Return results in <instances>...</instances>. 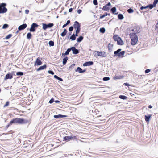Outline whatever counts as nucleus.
I'll return each mask as SVG.
<instances>
[{"instance_id": "1", "label": "nucleus", "mask_w": 158, "mask_h": 158, "mask_svg": "<svg viewBox=\"0 0 158 158\" xmlns=\"http://www.w3.org/2000/svg\"><path fill=\"white\" fill-rule=\"evenodd\" d=\"M28 122L27 119L21 118H16L13 119L10 121V124H26Z\"/></svg>"}, {"instance_id": "48", "label": "nucleus", "mask_w": 158, "mask_h": 158, "mask_svg": "<svg viewBox=\"0 0 158 158\" xmlns=\"http://www.w3.org/2000/svg\"><path fill=\"white\" fill-rule=\"evenodd\" d=\"M48 73L49 74L53 75L54 74V72L52 70H49L48 71Z\"/></svg>"}, {"instance_id": "61", "label": "nucleus", "mask_w": 158, "mask_h": 158, "mask_svg": "<svg viewBox=\"0 0 158 158\" xmlns=\"http://www.w3.org/2000/svg\"><path fill=\"white\" fill-rule=\"evenodd\" d=\"M54 102L56 103H59L60 102L59 100H55Z\"/></svg>"}, {"instance_id": "2", "label": "nucleus", "mask_w": 158, "mask_h": 158, "mask_svg": "<svg viewBox=\"0 0 158 158\" xmlns=\"http://www.w3.org/2000/svg\"><path fill=\"white\" fill-rule=\"evenodd\" d=\"M121 49L119 48L116 51H114V57L117 56L119 57H123V56L125 54V51H121Z\"/></svg>"}, {"instance_id": "34", "label": "nucleus", "mask_w": 158, "mask_h": 158, "mask_svg": "<svg viewBox=\"0 0 158 158\" xmlns=\"http://www.w3.org/2000/svg\"><path fill=\"white\" fill-rule=\"evenodd\" d=\"M70 39L72 41H74L76 40V37L73 34L70 37Z\"/></svg>"}, {"instance_id": "42", "label": "nucleus", "mask_w": 158, "mask_h": 158, "mask_svg": "<svg viewBox=\"0 0 158 158\" xmlns=\"http://www.w3.org/2000/svg\"><path fill=\"white\" fill-rule=\"evenodd\" d=\"M127 12L129 13H131L134 12V10L133 9L130 8L127 10Z\"/></svg>"}, {"instance_id": "29", "label": "nucleus", "mask_w": 158, "mask_h": 158, "mask_svg": "<svg viewBox=\"0 0 158 158\" xmlns=\"http://www.w3.org/2000/svg\"><path fill=\"white\" fill-rule=\"evenodd\" d=\"M119 98L123 100H126L127 98V97L124 95H120L119 96Z\"/></svg>"}, {"instance_id": "21", "label": "nucleus", "mask_w": 158, "mask_h": 158, "mask_svg": "<svg viewBox=\"0 0 158 158\" xmlns=\"http://www.w3.org/2000/svg\"><path fill=\"white\" fill-rule=\"evenodd\" d=\"M67 32L68 31L67 29H64V31L61 33V35L62 37L64 36L66 34Z\"/></svg>"}, {"instance_id": "50", "label": "nucleus", "mask_w": 158, "mask_h": 158, "mask_svg": "<svg viewBox=\"0 0 158 158\" xmlns=\"http://www.w3.org/2000/svg\"><path fill=\"white\" fill-rule=\"evenodd\" d=\"M9 104V101H7L6 104L4 105L3 107H5L8 106Z\"/></svg>"}, {"instance_id": "16", "label": "nucleus", "mask_w": 158, "mask_h": 158, "mask_svg": "<svg viewBox=\"0 0 158 158\" xmlns=\"http://www.w3.org/2000/svg\"><path fill=\"white\" fill-rule=\"evenodd\" d=\"M54 118H61L64 117H67V116L66 115H63L61 114H59L57 115H54L53 116Z\"/></svg>"}, {"instance_id": "37", "label": "nucleus", "mask_w": 158, "mask_h": 158, "mask_svg": "<svg viewBox=\"0 0 158 158\" xmlns=\"http://www.w3.org/2000/svg\"><path fill=\"white\" fill-rule=\"evenodd\" d=\"M48 44L50 46H53L54 45V43L52 41H50L48 42Z\"/></svg>"}, {"instance_id": "59", "label": "nucleus", "mask_w": 158, "mask_h": 158, "mask_svg": "<svg viewBox=\"0 0 158 158\" xmlns=\"http://www.w3.org/2000/svg\"><path fill=\"white\" fill-rule=\"evenodd\" d=\"M70 23V21L69 20H68V21H67V22L66 23V25H68Z\"/></svg>"}, {"instance_id": "25", "label": "nucleus", "mask_w": 158, "mask_h": 158, "mask_svg": "<svg viewBox=\"0 0 158 158\" xmlns=\"http://www.w3.org/2000/svg\"><path fill=\"white\" fill-rule=\"evenodd\" d=\"M82 69L80 67H78L75 70L76 72H78L80 73H82Z\"/></svg>"}, {"instance_id": "5", "label": "nucleus", "mask_w": 158, "mask_h": 158, "mask_svg": "<svg viewBox=\"0 0 158 158\" xmlns=\"http://www.w3.org/2000/svg\"><path fill=\"white\" fill-rule=\"evenodd\" d=\"M131 29V31L135 32L136 33H138L141 31L140 27L139 26H135L134 27H132Z\"/></svg>"}, {"instance_id": "27", "label": "nucleus", "mask_w": 158, "mask_h": 158, "mask_svg": "<svg viewBox=\"0 0 158 158\" xmlns=\"http://www.w3.org/2000/svg\"><path fill=\"white\" fill-rule=\"evenodd\" d=\"M118 17L119 19L122 20L124 18L123 15L121 14H119L118 15Z\"/></svg>"}, {"instance_id": "15", "label": "nucleus", "mask_w": 158, "mask_h": 158, "mask_svg": "<svg viewBox=\"0 0 158 158\" xmlns=\"http://www.w3.org/2000/svg\"><path fill=\"white\" fill-rule=\"evenodd\" d=\"M27 25L26 23H24L19 26L18 27L19 31L23 30L26 28Z\"/></svg>"}, {"instance_id": "13", "label": "nucleus", "mask_w": 158, "mask_h": 158, "mask_svg": "<svg viewBox=\"0 0 158 158\" xmlns=\"http://www.w3.org/2000/svg\"><path fill=\"white\" fill-rule=\"evenodd\" d=\"M94 62L92 61H89L85 62L83 64V66H87L92 65L93 64Z\"/></svg>"}, {"instance_id": "12", "label": "nucleus", "mask_w": 158, "mask_h": 158, "mask_svg": "<svg viewBox=\"0 0 158 158\" xmlns=\"http://www.w3.org/2000/svg\"><path fill=\"white\" fill-rule=\"evenodd\" d=\"M98 56H100L102 57H105L106 56V54L105 52L104 51H97Z\"/></svg>"}, {"instance_id": "53", "label": "nucleus", "mask_w": 158, "mask_h": 158, "mask_svg": "<svg viewBox=\"0 0 158 158\" xmlns=\"http://www.w3.org/2000/svg\"><path fill=\"white\" fill-rule=\"evenodd\" d=\"M93 4L95 5H96L98 4L97 0H93Z\"/></svg>"}, {"instance_id": "31", "label": "nucleus", "mask_w": 158, "mask_h": 158, "mask_svg": "<svg viewBox=\"0 0 158 158\" xmlns=\"http://www.w3.org/2000/svg\"><path fill=\"white\" fill-rule=\"evenodd\" d=\"M136 34V33L135 32H134L132 33H130L129 34L130 38H132L135 37V35H137Z\"/></svg>"}, {"instance_id": "36", "label": "nucleus", "mask_w": 158, "mask_h": 158, "mask_svg": "<svg viewBox=\"0 0 158 158\" xmlns=\"http://www.w3.org/2000/svg\"><path fill=\"white\" fill-rule=\"evenodd\" d=\"M105 29L104 27H102L100 29L99 31L101 33H104L105 31Z\"/></svg>"}, {"instance_id": "32", "label": "nucleus", "mask_w": 158, "mask_h": 158, "mask_svg": "<svg viewBox=\"0 0 158 158\" xmlns=\"http://www.w3.org/2000/svg\"><path fill=\"white\" fill-rule=\"evenodd\" d=\"M110 11L113 14H114V13L116 11V8L115 7H114L111 8Z\"/></svg>"}, {"instance_id": "54", "label": "nucleus", "mask_w": 158, "mask_h": 158, "mask_svg": "<svg viewBox=\"0 0 158 158\" xmlns=\"http://www.w3.org/2000/svg\"><path fill=\"white\" fill-rule=\"evenodd\" d=\"M150 69H147L145 70V72L146 73H148L150 72Z\"/></svg>"}, {"instance_id": "3", "label": "nucleus", "mask_w": 158, "mask_h": 158, "mask_svg": "<svg viewBox=\"0 0 158 158\" xmlns=\"http://www.w3.org/2000/svg\"><path fill=\"white\" fill-rule=\"evenodd\" d=\"M6 4L5 3H2L0 4V13H4L7 11V9L5 7Z\"/></svg>"}, {"instance_id": "38", "label": "nucleus", "mask_w": 158, "mask_h": 158, "mask_svg": "<svg viewBox=\"0 0 158 158\" xmlns=\"http://www.w3.org/2000/svg\"><path fill=\"white\" fill-rule=\"evenodd\" d=\"M23 74L24 73L22 72L19 71L16 73V75L17 76H22L23 75Z\"/></svg>"}, {"instance_id": "28", "label": "nucleus", "mask_w": 158, "mask_h": 158, "mask_svg": "<svg viewBox=\"0 0 158 158\" xmlns=\"http://www.w3.org/2000/svg\"><path fill=\"white\" fill-rule=\"evenodd\" d=\"M32 36V35L31 34V33L29 32V33H27V39H29V40L31 38Z\"/></svg>"}, {"instance_id": "24", "label": "nucleus", "mask_w": 158, "mask_h": 158, "mask_svg": "<svg viewBox=\"0 0 158 158\" xmlns=\"http://www.w3.org/2000/svg\"><path fill=\"white\" fill-rule=\"evenodd\" d=\"M120 37H119L118 35H114L113 36V39L115 41H118L119 40Z\"/></svg>"}, {"instance_id": "57", "label": "nucleus", "mask_w": 158, "mask_h": 158, "mask_svg": "<svg viewBox=\"0 0 158 158\" xmlns=\"http://www.w3.org/2000/svg\"><path fill=\"white\" fill-rule=\"evenodd\" d=\"M29 10H27V9L25 10V12L26 14H28L29 13Z\"/></svg>"}, {"instance_id": "30", "label": "nucleus", "mask_w": 158, "mask_h": 158, "mask_svg": "<svg viewBox=\"0 0 158 158\" xmlns=\"http://www.w3.org/2000/svg\"><path fill=\"white\" fill-rule=\"evenodd\" d=\"M68 60V57H66L63 59V64L64 65L66 63L67 61Z\"/></svg>"}, {"instance_id": "19", "label": "nucleus", "mask_w": 158, "mask_h": 158, "mask_svg": "<svg viewBox=\"0 0 158 158\" xmlns=\"http://www.w3.org/2000/svg\"><path fill=\"white\" fill-rule=\"evenodd\" d=\"M47 67V65L46 64H44L43 66H40L37 69V71H38L42 70H43L44 69L46 68Z\"/></svg>"}, {"instance_id": "6", "label": "nucleus", "mask_w": 158, "mask_h": 158, "mask_svg": "<svg viewBox=\"0 0 158 158\" xmlns=\"http://www.w3.org/2000/svg\"><path fill=\"white\" fill-rule=\"evenodd\" d=\"M42 28L44 30H46L47 28H50L54 25V24L52 23H49L48 24L46 23H42Z\"/></svg>"}, {"instance_id": "45", "label": "nucleus", "mask_w": 158, "mask_h": 158, "mask_svg": "<svg viewBox=\"0 0 158 158\" xmlns=\"http://www.w3.org/2000/svg\"><path fill=\"white\" fill-rule=\"evenodd\" d=\"M12 35L11 34H9L6 37L5 39L7 40L8 39L12 37Z\"/></svg>"}, {"instance_id": "44", "label": "nucleus", "mask_w": 158, "mask_h": 158, "mask_svg": "<svg viewBox=\"0 0 158 158\" xmlns=\"http://www.w3.org/2000/svg\"><path fill=\"white\" fill-rule=\"evenodd\" d=\"M123 77L121 76H115L114 77V79H120Z\"/></svg>"}, {"instance_id": "4", "label": "nucleus", "mask_w": 158, "mask_h": 158, "mask_svg": "<svg viewBox=\"0 0 158 158\" xmlns=\"http://www.w3.org/2000/svg\"><path fill=\"white\" fill-rule=\"evenodd\" d=\"M64 139L65 141L68 142L71 140H77V138L76 136L71 135L70 136H66L64 137Z\"/></svg>"}, {"instance_id": "11", "label": "nucleus", "mask_w": 158, "mask_h": 158, "mask_svg": "<svg viewBox=\"0 0 158 158\" xmlns=\"http://www.w3.org/2000/svg\"><path fill=\"white\" fill-rule=\"evenodd\" d=\"M71 49L73 52V53L74 54H77L79 53V50L76 48L75 47H71Z\"/></svg>"}, {"instance_id": "20", "label": "nucleus", "mask_w": 158, "mask_h": 158, "mask_svg": "<svg viewBox=\"0 0 158 158\" xmlns=\"http://www.w3.org/2000/svg\"><path fill=\"white\" fill-rule=\"evenodd\" d=\"M124 43L121 38H119V40L117 41V44L118 45H122Z\"/></svg>"}, {"instance_id": "35", "label": "nucleus", "mask_w": 158, "mask_h": 158, "mask_svg": "<svg viewBox=\"0 0 158 158\" xmlns=\"http://www.w3.org/2000/svg\"><path fill=\"white\" fill-rule=\"evenodd\" d=\"M107 15V12H105V13L103 15H102V14L100 15V18L102 19Z\"/></svg>"}, {"instance_id": "9", "label": "nucleus", "mask_w": 158, "mask_h": 158, "mask_svg": "<svg viewBox=\"0 0 158 158\" xmlns=\"http://www.w3.org/2000/svg\"><path fill=\"white\" fill-rule=\"evenodd\" d=\"M131 44L132 45H135L138 40V37L137 35H135L133 38H131Z\"/></svg>"}, {"instance_id": "40", "label": "nucleus", "mask_w": 158, "mask_h": 158, "mask_svg": "<svg viewBox=\"0 0 158 158\" xmlns=\"http://www.w3.org/2000/svg\"><path fill=\"white\" fill-rule=\"evenodd\" d=\"M9 27V25L7 24H4L2 27V28L3 29H5Z\"/></svg>"}, {"instance_id": "52", "label": "nucleus", "mask_w": 158, "mask_h": 158, "mask_svg": "<svg viewBox=\"0 0 158 158\" xmlns=\"http://www.w3.org/2000/svg\"><path fill=\"white\" fill-rule=\"evenodd\" d=\"M73 28H74L73 26L70 27L69 29V31L70 32L72 31L73 30Z\"/></svg>"}, {"instance_id": "58", "label": "nucleus", "mask_w": 158, "mask_h": 158, "mask_svg": "<svg viewBox=\"0 0 158 158\" xmlns=\"http://www.w3.org/2000/svg\"><path fill=\"white\" fill-rule=\"evenodd\" d=\"M73 11V8H70L69 10V12H71Z\"/></svg>"}, {"instance_id": "55", "label": "nucleus", "mask_w": 158, "mask_h": 158, "mask_svg": "<svg viewBox=\"0 0 158 158\" xmlns=\"http://www.w3.org/2000/svg\"><path fill=\"white\" fill-rule=\"evenodd\" d=\"M82 10L81 9H78L77 11V13L80 14L81 13Z\"/></svg>"}, {"instance_id": "10", "label": "nucleus", "mask_w": 158, "mask_h": 158, "mask_svg": "<svg viewBox=\"0 0 158 158\" xmlns=\"http://www.w3.org/2000/svg\"><path fill=\"white\" fill-rule=\"evenodd\" d=\"M42 59L41 58L38 57L36 59V60L35 62V65L38 66L42 64V62L41 61Z\"/></svg>"}, {"instance_id": "41", "label": "nucleus", "mask_w": 158, "mask_h": 158, "mask_svg": "<svg viewBox=\"0 0 158 158\" xmlns=\"http://www.w3.org/2000/svg\"><path fill=\"white\" fill-rule=\"evenodd\" d=\"M75 64H72L71 65H70L69 67V69H68V70H72V69H73L74 66H75Z\"/></svg>"}, {"instance_id": "63", "label": "nucleus", "mask_w": 158, "mask_h": 158, "mask_svg": "<svg viewBox=\"0 0 158 158\" xmlns=\"http://www.w3.org/2000/svg\"><path fill=\"white\" fill-rule=\"evenodd\" d=\"M12 124H10V123L7 125L6 127L8 128L11 125H12Z\"/></svg>"}, {"instance_id": "26", "label": "nucleus", "mask_w": 158, "mask_h": 158, "mask_svg": "<svg viewBox=\"0 0 158 158\" xmlns=\"http://www.w3.org/2000/svg\"><path fill=\"white\" fill-rule=\"evenodd\" d=\"M54 77L55 79H57L58 80L61 81H63V79L62 78L59 77L58 76H57L56 75H54Z\"/></svg>"}, {"instance_id": "17", "label": "nucleus", "mask_w": 158, "mask_h": 158, "mask_svg": "<svg viewBox=\"0 0 158 158\" xmlns=\"http://www.w3.org/2000/svg\"><path fill=\"white\" fill-rule=\"evenodd\" d=\"M152 116V114H149L148 116L145 115L144 116L145 119V121L147 122H148L149 121L151 117Z\"/></svg>"}, {"instance_id": "7", "label": "nucleus", "mask_w": 158, "mask_h": 158, "mask_svg": "<svg viewBox=\"0 0 158 158\" xmlns=\"http://www.w3.org/2000/svg\"><path fill=\"white\" fill-rule=\"evenodd\" d=\"M73 28L76 29V31H81V24L79 22L77 21H75L73 24Z\"/></svg>"}, {"instance_id": "62", "label": "nucleus", "mask_w": 158, "mask_h": 158, "mask_svg": "<svg viewBox=\"0 0 158 158\" xmlns=\"http://www.w3.org/2000/svg\"><path fill=\"white\" fill-rule=\"evenodd\" d=\"M67 25H66V24H64L62 26V28H64L65 27H66Z\"/></svg>"}, {"instance_id": "46", "label": "nucleus", "mask_w": 158, "mask_h": 158, "mask_svg": "<svg viewBox=\"0 0 158 158\" xmlns=\"http://www.w3.org/2000/svg\"><path fill=\"white\" fill-rule=\"evenodd\" d=\"M158 2V0H154L153 2V4L156 6Z\"/></svg>"}, {"instance_id": "39", "label": "nucleus", "mask_w": 158, "mask_h": 158, "mask_svg": "<svg viewBox=\"0 0 158 158\" xmlns=\"http://www.w3.org/2000/svg\"><path fill=\"white\" fill-rule=\"evenodd\" d=\"M148 8H149L150 9H152L154 7H155L153 4H148Z\"/></svg>"}, {"instance_id": "8", "label": "nucleus", "mask_w": 158, "mask_h": 158, "mask_svg": "<svg viewBox=\"0 0 158 158\" xmlns=\"http://www.w3.org/2000/svg\"><path fill=\"white\" fill-rule=\"evenodd\" d=\"M39 25L36 23H33L31 25V27L29 29L30 32H34L36 30V28L38 27Z\"/></svg>"}, {"instance_id": "64", "label": "nucleus", "mask_w": 158, "mask_h": 158, "mask_svg": "<svg viewBox=\"0 0 158 158\" xmlns=\"http://www.w3.org/2000/svg\"><path fill=\"white\" fill-rule=\"evenodd\" d=\"M152 106L151 105H149L148 106V108L151 109L152 108Z\"/></svg>"}, {"instance_id": "56", "label": "nucleus", "mask_w": 158, "mask_h": 158, "mask_svg": "<svg viewBox=\"0 0 158 158\" xmlns=\"http://www.w3.org/2000/svg\"><path fill=\"white\" fill-rule=\"evenodd\" d=\"M124 85H125L126 86H131V85H129L128 83H125L124 84Z\"/></svg>"}, {"instance_id": "18", "label": "nucleus", "mask_w": 158, "mask_h": 158, "mask_svg": "<svg viewBox=\"0 0 158 158\" xmlns=\"http://www.w3.org/2000/svg\"><path fill=\"white\" fill-rule=\"evenodd\" d=\"M113 45L110 43H109L108 45V51L109 52H110L112 51L113 48Z\"/></svg>"}, {"instance_id": "14", "label": "nucleus", "mask_w": 158, "mask_h": 158, "mask_svg": "<svg viewBox=\"0 0 158 158\" xmlns=\"http://www.w3.org/2000/svg\"><path fill=\"white\" fill-rule=\"evenodd\" d=\"M13 75L11 73H8L6 75L5 78H4V80H6L7 79H11L13 78Z\"/></svg>"}, {"instance_id": "47", "label": "nucleus", "mask_w": 158, "mask_h": 158, "mask_svg": "<svg viewBox=\"0 0 158 158\" xmlns=\"http://www.w3.org/2000/svg\"><path fill=\"white\" fill-rule=\"evenodd\" d=\"M148 8V5L145 6H142L140 8V9L141 10H143V9H145Z\"/></svg>"}, {"instance_id": "22", "label": "nucleus", "mask_w": 158, "mask_h": 158, "mask_svg": "<svg viewBox=\"0 0 158 158\" xmlns=\"http://www.w3.org/2000/svg\"><path fill=\"white\" fill-rule=\"evenodd\" d=\"M110 8L107 6L106 5H105L103 6L102 8V10L103 11H108L109 10Z\"/></svg>"}, {"instance_id": "51", "label": "nucleus", "mask_w": 158, "mask_h": 158, "mask_svg": "<svg viewBox=\"0 0 158 158\" xmlns=\"http://www.w3.org/2000/svg\"><path fill=\"white\" fill-rule=\"evenodd\" d=\"M54 102V99L53 98H52L49 101V103L51 104Z\"/></svg>"}, {"instance_id": "43", "label": "nucleus", "mask_w": 158, "mask_h": 158, "mask_svg": "<svg viewBox=\"0 0 158 158\" xmlns=\"http://www.w3.org/2000/svg\"><path fill=\"white\" fill-rule=\"evenodd\" d=\"M110 78L109 77H105L103 78V80L104 81H106L109 80Z\"/></svg>"}, {"instance_id": "23", "label": "nucleus", "mask_w": 158, "mask_h": 158, "mask_svg": "<svg viewBox=\"0 0 158 158\" xmlns=\"http://www.w3.org/2000/svg\"><path fill=\"white\" fill-rule=\"evenodd\" d=\"M83 36H80L77 39V41L78 42H80L83 40Z\"/></svg>"}, {"instance_id": "49", "label": "nucleus", "mask_w": 158, "mask_h": 158, "mask_svg": "<svg viewBox=\"0 0 158 158\" xmlns=\"http://www.w3.org/2000/svg\"><path fill=\"white\" fill-rule=\"evenodd\" d=\"M80 31H76V34H74V35L76 37H77L78 36V34L80 32Z\"/></svg>"}, {"instance_id": "33", "label": "nucleus", "mask_w": 158, "mask_h": 158, "mask_svg": "<svg viewBox=\"0 0 158 158\" xmlns=\"http://www.w3.org/2000/svg\"><path fill=\"white\" fill-rule=\"evenodd\" d=\"M71 50V48H68L67 50L65 51V52L64 54H62V55H68L69 54V52Z\"/></svg>"}, {"instance_id": "60", "label": "nucleus", "mask_w": 158, "mask_h": 158, "mask_svg": "<svg viewBox=\"0 0 158 158\" xmlns=\"http://www.w3.org/2000/svg\"><path fill=\"white\" fill-rule=\"evenodd\" d=\"M107 6H108V7H109V6H111V3L110 2H108L107 4L106 5Z\"/></svg>"}]
</instances>
